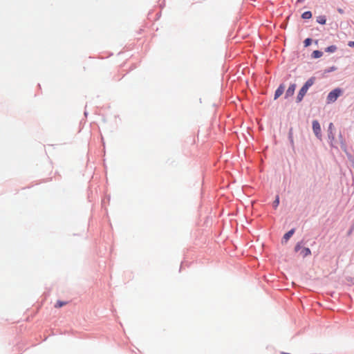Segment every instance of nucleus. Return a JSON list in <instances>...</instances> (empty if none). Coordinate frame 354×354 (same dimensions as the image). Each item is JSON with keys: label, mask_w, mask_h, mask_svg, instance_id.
<instances>
[{"label": "nucleus", "mask_w": 354, "mask_h": 354, "mask_svg": "<svg viewBox=\"0 0 354 354\" xmlns=\"http://www.w3.org/2000/svg\"><path fill=\"white\" fill-rule=\"evenodd\" d=\"M315 78L314 77H310L308 79L304 85L301 87V88L299 90L297 97V102H300L304 95L306 94L308 88L315 83Z\"/></svg>", "instance_id": "1"}, {"label": "nucleus", "mask_w": 354, "mask_h": 354, "mask_svg": "<svg viewBox=\"0 0 354 354\" xmlns=\"http://www.w3.org/2000/svg\"><path fill=\"white\" fill-rule=\"evenodd\" d=\"M342 91L340 88H335L330 91L327 96L328 103L334 102L336 101L337 97L341 95Z\"/></svg>", "instance_id": "2"}, {"label": "nucleus", "mask_w": 354, "mask_h": 354, "mask_svg": "<svg viewBox=\"0 0 354 354\" xmlns=\"http://www.w3.org/2000/svg\"><path fill=\"white\" fill-rule=\"evenodd\" d=\"M313 130L316 137L319 139L322 138L321 127L317 120L313 121Z\"/></svg>", "instance_id": "3"}, {"label": "nucleus", "mask_w": 354, "mask_h": 354, "mask_svg": "<svg viewBox=\"0 0 354 354\" xmlns=\"http://www.w3.org/2000/svg\"><path fill=\"white\" fill-rule=\"evenodd\" d=\"M328 131V138L330 140L331 142H333L335 140V133H334V125L332 122L329 124Z\"/></svg>", "instance_id": "4"}, {"label": "nucleus", "mask_w": 354, "mask_h": 354, "mask_svg": "<svg viewBox=\"0 0 354 354\" xmlns=\"http://www.w3.org/2000/svg\"><path fill=\"white\" fill-rule=\"evenodd\" d=\"M295 88H296V84H292L290 85L286 92L285 97L287 98L288 97L293 95Z\"/></svg>", "instance_id": "5"}, {"label": "nucleus", "mask_w": 354, "mask_h": 354, "mask_svg": "<svg viewBox=\"0 0 354 354\" xmlns=\"http://www.w3.org/2000/svg\"><path fill=\"white\" fill-rule=\"evenodd\" d=\"M284 86L283 84H281L278 88L275 91V93H274V100L277 99L279 97H280L283 91H284Z\"/></svg>", "instance_id": "6"}, {"label": "nucleus", "mask_w": 354, "mask_h": 354, "mask_svg": "<svg viewBox=\"0 0 354 354\" xmlns=\"http://www.w3.org/2000/svg\"><path fill=\"white\" fill-rule=\"evenodd\" d=\"M295 232V230L292 229L290 231H288L287 233H286L283 237V241L287 242L289 239L292 236V234Z\"/></svg>", "instance_id": "7"}, {"label": "nucleus", "mask_w": 354, "mask_h": 354, "mask_svg": "<svg viewBox=\"0 0 354 354\" xmlns=\"http://www.w3.org/2000/svg\"><path fill=\"white\" fill-rule=\"evenodd\" d=\"M311 254V251L308 248H303L301 250V254L303 257H306Z\"/></svg>", "instance_id": "8"}, {"label": "nucleus", "mask_w": 354, "mask_h": 354, "mask_svg": "<svg viewBox=\"0 0 354 354\" xmlns=\"http://www.w3.org/2000/svg\"><path fill=\"white\" fill-rule=\"evenodd\" d=\"M317 23L320 24H325L326 22V17L325 16H319L317 18Z\"/></svg>", "instance_id": "9"}, {"label": "nucleus", "mask_w": 354, "mask_h": 354, "mask_svg": "<svg viewBox=\"0 0 354 354\" xmlns=\"http://www.w3.org/2000/svg\"><path fill=\"white\" fill-rule=\"evenodd\" d=\"M301 17H302L303 19H310L312 17V13L310 11H306V12H304L302 14Z\"/></svg>", "instance_id": "10"}, {"label": "nucleus", "mask_w": 354, "mask_h": 354, "mask_svg": "<svg viewBox=\"0 0 354 354\" xmlns=\"http://www.w3.org/2000/svg\"><path fill=\"white\" fill-rule=\"evenodd\" d=\"M323 53L322 52L319 50H314L313 53V57L314 58H319L322 56Z\"/></svg>", "instance_id": "11"}, {"label": "nucleus", "mask_w": 354, "mask_h": 354, "mask_svg": "<svg viewBox=\"0 0 354 354\" xmlns=\"http://www.w3.org/2000/svg\"><path fill=\"white\" fill-rule=\"evenodd\" d=\"M337 50L335 46H330L326 48V51L328 53H334Z\"/></svg>", "instance_id": "12"}, {"label": "nucleus", "mask_w": 354, "mask_h": 354, "mask_svg": "<svg viewBox=\"0 0 354 354\" xmlns=\"http://www.w3.org/2000/svg\"><path fill=\"white\" fill-rule=\"evenodd\" d=\"M66 304L67 303L65 301H57L55 305V308H61V307L64 306V305H66Z\"/></svg>", "instance_id": "13"}, {"label": "nucleus", "mask_w": 354, "mask_h": 354, "mask_svg": "<svg viewBox=\"0 0 354 354\" xmlns=\"http://www.w3.org/2000/svg\"><path fill=\"white\" fill-rule=\"evenodd\" d=\"M279 204V196H277L274 201L273 202V207L277 208Z\"/></svg>", "instance_id": "14"}, {"label": "nucleus", "mask_w": 354, "mask_h": 354, "mask_svg": "<svg viewBox=\"0 0 354 354\" xmlns=\"http://www.w3.org/2000/svg\"><path fill=\"white\" fill-rule=\"evenodd\" d=\"M304 46H305L306 47H307V46H310V45L311 44V43H312V39H310V38H307V39H306L304 40Z\"/></svg>", "instance_id": "15"}, {"label": "nucleus", "mask_w": 354, "mask_h": 354, "mask_svg": "<svg viewBox=\"0 0 354 354\" xmlns=\"http://www.w3.org/2000/svg\"><path fill=\"white\" fill-rule=\"evenodd\" d=\"M302 249V247L301 245V244L299 243H297L296 245H295V252H298L300 250H301Z\"/></svg>", "instance_id": "16"}, {"label": "nucleus", "mask_w": 354, "mask_h": 354, "mask_svg": "<svg viewBox=\"0 0 354 354\" xmlns=\"http://www.w3.org/2000/svg\"><path fill=\"white\" fill-rule=\"evenodd\" d=\"M348 45L350 47H354V41H349Z\"/></svg>", "instance_id": "17"}, {"label": "nucleus", "mask_w": 354, "mask_h": 354, "mask_svg": "<svg viewBox=\"0 0 354 354\" xmlns=\"http://www.w3.org/2000/svg\"><path fill=\"white\" fill-rule=\"evenodd\" d=\"M289 136H290V138L291 139V141L292 142V130L290 131Z\"/></svg>", "instance_id": "18"}]
</instances>
